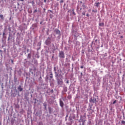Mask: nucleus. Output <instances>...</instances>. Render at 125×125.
I'll use <instances>...</instances> for the list:
<instances>
[{
  "mask_svg": "<svg viewBox=\"0 0 125 125\" xmlns=\"http://www.w3.org/2000/svg\"><path fill=\"white\" fill-rule=\"evenodd\" d=\"M55 77L56 78H57L58 84L59 85H62V84H63V80H62V79L57 77H58V74H56Z\"/></svg>",
  "mask_w": 125,
  "mask_h": 125,
  "instance_id": "nucleus-1",
  "label": "nucleus"
},
{
  "mask_svg": "<svg viewBox=\"0 0 125 125\" xmlns=\"http://www.w3.org/2000/svg\"><path fill=\"white\" fill-rule=\"evenodd\" d=\"M59 57L60 58H65V56L64 54V52L61 51L59 53Z\"/></svg>",
  "mask_w": 125,
  "mask_h": 125,
  "instance_id": "nucleus-2",
  "label": "nucleus"
},
{
  "mask_svg": "<svg viewBox=\"0 0 125 125\" xmlns=\"http://www.w3.org/2000/svg\"><path fill=\"white\" fill-rule=\"evenodd\" d=\"M60 105L61 107H64V103H63V101L61 100L60 101Z\"/></svg>",
  "mask_w": 125,
  "mask_h": 125,
  "instance_id": "nucleus-3",
  "label": "nucleus"
},
{
  "mask_svg": "<svg viewBox=\"0 0 125 125\" xmlns=\"http://www.w3.org/2000/svg\"><path fill=\"white\" fill-rule=\"evenodd\" d=\"M18 90H19V91H23V88H22V87H21V85H20L18 87Z\"/></svg>",
  "mask_w": 125,
  "mask_h": 125,
  "instance_id": "nucleus-4",
  "label": "nucleus"
},
{
  "mask_svg": "<svg viewBox=\"0 0 125 125\" xmlns=\"http://www.w3.org/2000/svg\"><path fill=\"white\" fill-rule=\"evenodd\" d=\"M82 6L83 7V9H85V8H86V5L84 3H83Z\"/></svg>",
  "mask_w": 125,
  "mask_h": 125,
  "instance_id": "nucleus-5",
  "label": "nucleus"
},
{
  "mask_svg": "<svg viewBox=\"0 0 125 125\" xmlns=\"http://www.w3.org/2000/svg\"><path fill=\"white\" fill-rule=\"evenodd\" d=\"M99 4H100V2H96L95 6H96V7H98V6H99Z\"/></svg>",
  "mask_w": 125,
  "mask_h": 125,
  "instance_id": "nucleus-6",
  "label": "nucleus"
},
{
  "mask_svg": "<svg viewBox=\"0 0 125 125\" xmlns=\"http://www.w3.org/2000/svg\"><path fill=\"white\" fill-rule=\"evenodd\" d=\"M99 25L101 27H103L104 26V22L100 23Z\"/></svg>",
  "mask_w": 125,
  "mask_h": 125,
  "instance_id": "nucleus-7",
  "label": "nucleus"
},
{
  "mask_svg": "<svg viewBox=\"0 0 125 125\" xmlns=\"http://www.w3.org/2000/svg\"><path fill=\"white\" fill-rule=\"evenodd\" d=\"M31 53L28 54L27 56V58L30 59L31 58Z\"/></svg>",
  "mask_w": 125,
  "mask_h": 125,
  "instance_id": "nucleus-8",
  "label": "nucleus"
},
{
  "mask_svg": "<svg viewBox=\"0 0 125 125\" xmlns=\"http://www.w3.org/2000/svg\"><path fill=\"white\" fill-rule=\"evenodd\" d=\"M90 102H91L92 103H94V102H95V101L93 100L92 99H91L90 100Z\"/></svg>",
  "mask_w": 125,
  "mask_h": 125,
  "instance_id": "nucleus-9",
  "label": "nucleus"
},
{
  "mask_svg": "<svg viewBox=\"0 0 125 125\" xmlns=\"http://www.w3.org/2000/svg\"><path fill=\"white\" fill-rule=\"evenodd\" d=\"M0 18H1V19L3 20L4 18H3V15H0Z\"/></svg>",
  "mask_w": 125,
  "mask_h": 125,
  "instance_id": "nucleus-10",
  "label": "nucleus"
},
{
  "mask_svg": "<svg viewBox=\"0 0 125 125\" xmlns=\"http://www.w3.org/2000/svg\"><path fill=\"white\" fill-rule=\"evenodd\" d=\"M56 32L58 35H59V34H60V31H59V30H57Z\"/></svg>",
  "mask_w": 125,
  "mask_h": 125,
  "instance_id": "nucleus-11",
  "label": "nucleus"
},
{
  "mask_svg": "<svg viewBox=\"0 0 125 125\" xmlns=\"http://www.w3.org/2000/svg\"><path fill=\"white\" fill-rule=\"evenodd\" d=\"M85 12H86L85 11H84V12H83L82 13V15H83L84 16H85Z\"/></svg>",
  "mask_w": 125,
  "mask_h": 125,
  "instance_id": "nucleus-12",
  "label": "nucleus"
},
{
  "mask_svg": "<svg viewBox=\"0 0 125 125\" xmlns=\"http://www.w3.org/2000/svg\"><path fill=\"white\" fill-rule=\"evenodd\" d=\"M53 75V74H52V73L50 74V76H50V79H52V78H53V76H52Z\"/></svg>",
  "mask_w": 125,
  "mask_h": 125,
  "instance_id": "nucleus-13",
  "label": "nucleus"
},
{
  "mask_svg": "<svg viewBox=\"0 0 125 125\" xmlns=\"http://www.w3.org/2000/svg\"><path fill=\"white\" fill-rule=\"evenodd\" d=\"M72 13L74 14V15H76V13H75V11H74V9L72 10Z\"/></svg>",
  "mask_w": 125,
  "mask_h": 125,
  "instance_id": "nucleus-14",
  "label": "nucleus"
},
{
  "mask_svg": "<svg viewBox=\"0 0 125 125\" xmlns=\"http://www.w3.org/2000/svg\"><path fill=\"white\" fill-rule=\"evenodd\" d=\"M121 123H122V124L123 125H125V121H122L121 122Z\"/></svg>",
  "mask_w": 125,
  "mask_h": 125,
  "instance_id": "nucleus-15",
  "label": "nucleus"
},
{
  "mask_svg": "<svg viewBox=\"0 0 125 125\" xmlns=\"http://www.w3.org/2000/svg\"><path fill=\"white\" fill-rule=\"evenodd\" d=\"M43 106L45 107V108H46V106H47L46 104L44 103L43 104Z\"/></svg>",
  "mask_w": 125,
  "mask_h": 125,
  "instance_id": "nucleus-16",
  "label": "nucleus"
},
{
  "mask_svg": "<svg viewBox=\"0 0 125 125\" xmlns=\"http://www.w3.org/2000/svg\"><path fill=\"white\" fill-rule=\"evenodd\" d=\"M115 103H117V101L116 100H115L113 103V104H115Z\"/></svg>",
  "mask_w": 125,
  "mask_h": 125,
  "instance_id": "nucleus-17",
  "label": "nucleus"
},
{
  "mask_svg": "<svg viewBox=\"0 0 125 125\" xmlns=\"http://www.w3.org/2000/svg\"><path fill=\"white\" fill-rule=\"evenodd\" d=\"M86 16H87V17H89V14L88 13H87Z\"/></svg>",
  "mask_w": 125,
  "mask_h": 125,
  "instance_id": "nucleus-18",
  "label": "nucleus"
},
{
  "mask_svg": "<svg viewBox=\"0 0 125 125\" xmlns=\"http://www.w3.org/2000/svg\"><path fill=\"white\" fill-rule=\"evenodd\" d=\"M39 125H43V124H42V123L40 122L39 123Z\"/></svg>",
  "mask_w": 125,
  "mask_h": 125,
  "instance_id": "nucleus-19",
  "label": "nucleus"
},
{
  "mask_svg": "<svg viewBox=\"0 0 125 125\" xmlns=\"http://www.w3.org/2000/svg\"><path fill=\"white\" fill-rule=\"evenodd\" d=\"M63 0H61V1H60V3H63Z\"/></svg>",
  "mask_w": 125,
  "mask_h": 125,
  "instance_id": "nucleus-20",
  "label": "nucleus"
},
{
  "mask_svg": "<svg viewBox=\"0 0 125 125\" xmlns=\"http://www.w3.org/2000/svg\"><path fill=\"white\" fill-rule=\"evenodd\" d=\"M92 12L96 13V12H97V10H95V11L92 10Z\"/></svg>",
  "mask_w": 125,
  "mask_h": 125,
  "instance_id": "nucleus-21",
  "label": "nucleus"
},
{
  "mask_svg": "<svg viewBox=\"0 0 125 125\" xmlns=\"http://www.w3.org/2000/svg\"><path fill=\"white\" fill-rule=\"evenodd\" d=\"M11 61L12 63V64H14L13 60H11Z\"/></svg>",
  "mask_w": 125,
  "mask_h": 125,
  "instance_id": "nucleus-22",
  "label": "nucleus"
},
{
  "mask_svg": "<svg viewBox=\"0 0 125 125\" xmlns=\"http://www.w3.org/2000/svg\"><path fill=\"white\" fill-rule=\"evenodd\" d=\"M31 3H32V4H34V3H35V2L34 1H32Z\"/></svg>",
  "mask_w": 125,
  "mask_h": 125,
  "instance_id": "nucleus-23",
  "label": "nucleus"
},
{
  "mask_svg": "<svg viewBox=\"0 0 125 125\" xmlns=\"http://www.w3.org/2000/svg\"><path fill=\"white\" fill-rule=\"evenodd\" d=\"M30 52V49H27V52Z\"/></svg>",
  "mask_w": 125,
  "mask_h": 125,
  "instance_id": "nucleus-24",
  "label": "nucleus"
},
{
  "mask_svg": "<svg viewBox=\"0 0 125 125\" xmlns=\"http://www.w3.org/2000/svg\"><path fill=\"white\" fill-rule=\"evenodd\" d=\"M66 83H69V80H67Z\"/></svg>",
  "mask_w": 125,
  "mask_h": 125,
  "instance_id": "nucleus-25",
  "label": "nucleus"
},
{
  "mask_svg": "<svg viewBox=\"0 0 125 125\" xmlns=\"http://www.w3.org/2000/svg\"><path fill=\"white\" fill-rule=\"evenodd\" d=\"M81 69H83V66H81Z\"/></svg>",
  "mask_w": 125,
  "mask_h": 125,
  "instance_id": "nucleus-26",
  "label": "nucleus"
},
{
  "mask_svg": "<svg viewBox=\"0 0 125 125\" xmlns=\"http://www.w3.org/2000/svg\"><path fill=\"white\" fill-rule=\"evenodd\" d=\"M37 11H38L37 10H35L34 13H35V12H37Z\"/></svg>",
  "mask_w": 125,
  "mask_h": 125,
  "instance_id": "nucleus-27",
  "label": "nucleus"
},
{
  "mask_svg": "<svg viewBox=\"0 0 125 125\" xmlns=\"http://www.w3.org/2000/svg\"><path fill=\"white\" fill-rule=\"evenodd\" d=\"M4 35H5V33L3 32V36H4Z\"/></svg>",
  "mask_w": 125,
  "mask_h": 125,
  "instance_id": "nucleus-28",
  "label": "nucleus"
},
{
  "mask_svg": "<svg viewBox=\"0 0 125 125\" xmlns=\"http://www.w3.org/2000/svg\"><path fill=\"white\" fill-rule=\"evenodd\" d=\"M123 38H124V36H121V39H123Z\"/></svg>",
  "mask_w": 125,
  "mask_h": 125,
  "instance_id": "nucleus-29",
  "label": "nucleus"
},
{
  "mask_svg": "<svg viewBox=\"0 0 125 125\" xmlns=\"http://www.w3.org/2000/svg\"><path fill=\"white\" fill-rule=\"evenodd\" d=\"M20 1H24V0H20Z\"/></svg>",
  "mask_w": 125,
  "mask_h": 125,
  "instance_id": "nucleus-30",
  "label": "nucleus"
},
{
  "mask_svg": "<svg viewBox=\"0 0 125 125\" xmlns=\"http://www.w3.org/2000/svg\"><path fill=\"white\" fill-rule=\"evenodd\" d=\"M44 2H46V0H44Z\"/></svg>",
  "mask_w": 125,
  "mask_h": 125,
  "instance_id": "nucleus-31",
  "label": "nucleus"
},
{
  "mask_svg": "<svg viewBox=\"0 0 125 125\" xmlns=\"http://www.w3.org/2000/svg\"><path fill=\"white\" fill-rule=\"evenodd\" d=\"M40 24H42V21L40 22Z\"/></svg>",
  "mask_w": 125,
  "mask_h": 125,
  "instance_id": "nucleus-32",
  "label": "nucleus"
},
{
  "mask_svg": "<svg viewBox=\"0 0 125 125\" xmlns=\"http://www.w3.org/2000/svg\"><path fill=\"white\" fill-rule=\"evenodd\" d=\"M81 75H83V72H81Z\"/></svg>",
  "mask_w": 125,
  "mask_h": 125,
  "instance_id": "nucleus-33",
  "label": "nucleus"
},
{
  "mask_svg": "<svg viewBox=\"0 0 125 125\" xmlns=\"http://www.w3.org/2000/svg\"><path fill=\"white\" fill-rule=\"evenodd\" d=\"M89 12H90V10H88Z\"/></svg>",
  "mask_w": 125,
  "mask_h": 125,
  "instance_id": "nucleus-34",
  "label": "nucleus"
},
{
  "mask_svg": "<svg viewBox=\"0 0 125 125\" xmlns=\"http://www.w3.org/2000/svg\"><path fill=\"white\" fill-rule=\"evenodd\" d=\"M80 10H82V8H80Z\"/></svg>",
  "mask_w": 125,
  "mask_h": 125,
  "instance_id": "nucleus-35",
  "label": "nucleus"
},
{
  "mask_svg": "<svg viewBox=\"0 0 125 125\" xmlns=\"http://www.w3.org/2000/svg\"><path fill=\"white\" fill-rule=\"evenodd\" d=\"M50 12H52V11H50Z\"/></svg>",
  "mask_w": 125,
  "mask_h": 125,
  "instance_id": "nucleus-36",
  "label": "nucleus"
},
{
  "mask_svg": "<svg viewBox=\"0 0 125 125\" xmlns=\"http://www.w3.org/2000/svg\"><path fill=\"white\" fill-rule=\"evenodd\" d=\"M8 41H9V38H8Z\"/></svg>",
  "mask_w": 125,
  "mask_h": 125,
  "instance_id": "nucleus-37",
  "label": "nucleus"
}]
</instances>
